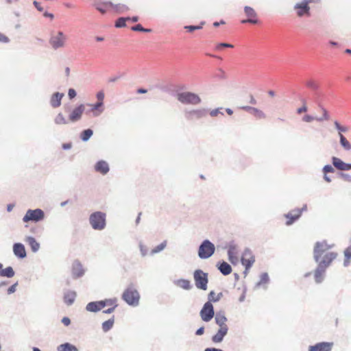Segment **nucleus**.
<instances>
[{
  "label": "nucleus",
  "instance_id": "1",
  "mask_svg": "<svg viewBox=\"0 0 351 351\" xmlns=\"http://www.w3.org/2000/svg\"><path fill=\"white\" fill-rule=\"evenodd\" d=\"M330 246L325 241L317 242L314 247V258L319 262V265L327 268L331 262L336 258L337 254L334 252H328Z\"/></svg>",
  "mask_w": 351,
  "mask_h": 351
},
{
  "label": "nucleus",
  "instance_id": "2",
  "mask_svg": "<svg viewBox=\"0 0 351 351\" xmlns=\"http://www.w3.org/2000/svg\"><path fill=\"white\" fill-rule=\"evenodd\" d=\"M96 9L101 13L104 14L109 10L123 12L128 10V8L123 4H114L111 1L98 3L95 5Z\"/></svg>",
  "mask_w": 351,
  "mask_h": 351
},
{
  "label": "nucleus",
  "instance_id": "3",
  "mask_svg": "<svg viewBox=\"0 0 351 351\" xmlns=\"http://www.w3.org/2000/svg\"><path fill=\"white\" fill-rule=\"evenodd\" d=\"M122 299L129 305L136 306L139 302L140 295L136 289L130 287L123 291Z\"/></svg>",
  "mask_w": 351,
  "mask_h": 351
},
{
  "label": "nucleus",
  "instance_id": "4",
  "mask_svg": "<svg viewBox=\"0 0 351 351\" xmlns=\"http://www.w3.org/2000/svg\"><path fill=\"white\" fill-rule=\"evenodd\" d=\"M90 223L95 230H103L106 226V214L99 211L90 215Z\"/></svg>",
  "mask_w": 351,
  "mask_h": 351
},
{
  "label": "nucleus",
  "instance_id": "5",
  "mask_svg": "<svg viewBox=\"0 0 351 351\" xmlns=\"http://www.w3.org/2000/svg\"><path fill=\"white\" fill-rule=\"evenodd\" d=\"M193 278L195 286L197 289L204 291L207 289V285L208 282L207 273L204 272L201 269H197L194 271Z\"/></svg>",
  "mask_w": 351,
  "mask_h": 351
},
{
  "label": "nucleus",
  "instance_id": "6",
  "mask_svg": "<svg viewBox=\"0 0 351 351\" xmlns=\"http://www.w3.org/2000/svg\"><path fill=\"white\" fill-rule=\"evenodd\" d=\"M215 250L214 244L208 240H205L199 247L198 256L202 259L208 258L214 254Z\"/></svg>",
  "mask_w": 351,
  "mask_h": 351
},
{
  "label": "nucleus",
  "instance_id": "7",
  "mask_svg": "<svg viewBox=\"0 0 351 351\" xmlns=\"http://www.w3.org/2000/svg\"><path fill=\"white\" fill-rule=\"evenodd\" d=\"M45 213L39 208L35 210H28L23 218L24 222L34 221L38 222L44 219Z\"/></svg>",
  "mask_w": 351,
  "mask_h": 351
},
{
  "label": "nucleus",
  "instance_id": "8",
  "mask_svg": "<svg viewBox=\"0 0 351 351\" xmlns=\"http://www.w3.org/2000/svg\"><path fill=\"white\" fill-rule=\"evenodd\" d=\"M244 14L246 16V19H243L241 21V23H249L254 25L258 24L259 23V20L258 19V14L253 8L250 6H245Z\"/></svg>",
  "mask_w": 351,
  "mask_h": 351
},
{
  "label": "nucleus",
  "instance_id": "9",
  "mask_svg": "<svg viewBox=\"0 0 351 351\" xmlns=\"http://www.w3.org/2000/svg\"><path fill=\"white\" fill-rule=\"evenodd\" d=\"M66 40V37L64 33L62 32H58L56 34L51 36L49 43L53 49H57L64 46Z\"/></svg>",
  "mask_w": 351,
  "mask_h": 351
},
{
  "label": "nucleus",
  "instance_id": "10",
  "mask_svg": "<svg viewBox=\"0 0 351 351\" xmlns=\"http://www.w3.org/2000/svg\"><path fill=\"white\" fill-rule=\"evenodd\" d=\"M178 99L182 104H198L201 99L195 94L191 93H182L178 95Z\"/></svg>",
  "mask_w": 351,
  "mask_h": 351
},
{
  "label": "nucleus",
  "instance_id": "11",
  "mask_svg": "<svg viewBox=\"0 0 351 351\" xmlns=\"http://www.w3.org/2000/svg\"><path fill=\"white\" fill-rule=\"evenodd\" d=\"M214 315V308L212 303L210 302H206L200 311L201 318L203 321L208 322L212 319Z\"/></svg>",
  "mask_w": 351,
  "mask_h": 351
},
{
  "label": "nucleus",
  "instance_id": "12",
  "mask_svg": "<svg viewBox=\"0 0 351 351\" xmlns=\"http://www.w3.org/2000/svg\"><path fill=\"white\" fill-rule=\"evenodd\" d=\"M294 10L296 12V14L298 17H302V16H310L311 12H310V6L306 4V2H304V1L297 3L294 5Z\"/></svg>",
  "mask_w": 351,
  "mask_h": 351
},
{
  "label": "nucleus",
  "instance_id": "13",
  "mask_svg": "<svg viewBox=\"0 0 351 351\" xmlns=\"http://www.w3.org/2000/svg\"><path fill=\"white\" fill-rule=\"evenodd\" d=\"M322 116L321 117L318 118V117H313L311 114H305L302 117V121L306 123H311V122H313V121H323L329 120L330 115L328 114V110L326 108H322Z\"/></svg>",
  "mask_w": 351,
  "mask_h": 351
},
{
  "label": "nucleus",
  "instance_id": "14",
  "mask_svg": "<svg viewBox=\"0 0 351 351\" xmlns=\"http://www.w3.org/2000/svg\"><path fill=\"white\" fill-rule=\"evenodd\" d=\"M255 261L254 256L250 250H245L241 257V263L246 269H250Z\"/></svg>",
  "mask_w": 351,
  "mask_h": 351
},
{
  "label": "nucleus",
  "instance_id": "15",
  "mask_svg": "<svg viewBox=\"0 0 351 351\" xmlns=\"http://www.w3.org/2000/svg\"><path fill=\"white\" fill-rule=\"evenodd\" d=\"M302 213V210L299 208L293 209L289 212L287 215H285L287 219L286 221V225H291L295 221L300 218Z\"/></svg>",
  "mask_w": 351,
  "mask_h": 351
},
{
  "label": "nucleus",
  "instance_id": "16",
  "mask_svg": "<svg viewBox=\"0 0 351 351\" xmlns=\"http://www.w3.org/2000/svg\"><path fill=\"white\" fill-rule=\"evenodd\" d=\"M84 110L85 106L84 104H80L77 107L75 108L69 115V121L71 122H75L80 120L84 112Z\"/></svg>",
  "mask_w": 351,
  "mask_h": 351
},
{
  "label": "nucleus",
  "instance_id": "17",
  "mask_svg": "<svg viewBox=\"0 0 351 351\" xmlns=\"http://www.w3.org/2000/svg\"><path fill=\"white\" fill-rule=\"evenodd\" d=\"M333 343L322 342L309 347V351H330L332 350Z\"/></svg>",
  "mask_w": 351,
  "mask_h": 351
},
{
  "label": "nucleus",
  "instance_id": "18",
  "mask_svg": "<svg viewBox=\"0 0 351 351\" xmlns=\"http://www.w3.org/2000/svg\"><path fill=\"white\" fill-rule=\"evenodd\" d=\"M332 162L334 167L340 171H348L351 169V164L344 162L340 158L333 156Z\"/></svg>",
  "mask_w": 351,
  "mask_h": 351
},
{
  "label": "nucleus",
  "instance_id": "19",
  "mask_svg": "<svg viewBox=\"0 0 351 351\" xmlns=\"http://www.w3.org/2000/svg\"><path fill=\"white\" fill-rule=\"evenodd\" d=\"M206 114V111L204 109L193 110L187 113V119L190 120L193 119H200L205 117Z\"/></svg>",
  "mask_w": 351,
  "mask_h": 351
},
{
  "label": "nucleus",
  "instance_id": "20",
  "mask_svg": "<svg viewBox=\"0 0 351 351\" xmlns=\"http://www.w3.org/2000/svg\"><path fill=\"white\" fill-rule=\"evenodd\" d=\"M13 252L15 256L20 258H23L26 256L25 247L21 243H15L13 246Z\"/></svg>",
  "mask_w": 351,
  "mask_h": 351
},
{
  "label": "nucleus",
  "instance_id": "21",
  "mask_svg": "<svg viewBox=\"0 0 351 351\" xmlns=\"http://www.w3.org/2000/svg\"><path fill=\"white\" fill-rule=\"evenodd\" d=\"M215 319L216 324L219 326V328H228V326L226 324L227 318L226 317L223 313H221V312L217 313V314L215 315Z\"/></svg>",
  "mask_w": 351,
  "mask_h": 351
},
{
  "label": "nucleus",
  "instance_id": "22",
  "mask_svg": "<svg viewBox=\"0 0 351 351\" xmlns=\"http://www.w3.org/2000/svg\"><path fill=\"white\" fill-rule=\"evenodd\" d=\"M63 97L64 94L58 92L53 94L50 99L51 106L55 108L59 107L61 105V101Z\"/></svg>",
  "mask_w": 351,
  "mask_h": 351
},
{
  "label": "nucleus",
  "instance_id": "23",
  "mask_svg": "<svg viewBox=\"0 0 351 351\" xmlns=\"http://www.w3.org/2000/svg\"><path fill=\"white\" fill-rule=\"evenodd\" d=\"M95 171L101 173V174H106L109 171V167L106 161L100 160L97 162L95 166Z\"/></svg>",
  "mask_w": 351,
  "mask_h": 351
},
{
  "label": "nucleus",
  "instance_id": "24",
  "mask_svg": "<svg viewBox=\"0 0 351 351\" xmlns=\"http://www.w3.org/2000/svg\"><path fill=\"white\" fill-rule=\"evenodd\" d=\"M228 328H219L217 332L212 337V340L215 343L221 342L224 336L227 334Z\"/></svg>",
  "mask_w": 351,
  "mask_h": 351
},
{
  "label": "nucleus",
  "instance_id": "25",
  "mask_svg": "<svg viewBox=\"0 0 351 351\" xmlns=\"http://www.w3.org/2000/svg\"><path fill=\"white\" fill-rule=\"evenodd\" d=\"M88 311L97 312L104 308V305L101 301L89 302L86 307Z\"/></svg>",
  "mask_w": 351,
  "mask_h": 351
},
{
  "label": "nucleus",
  "instance_id": "26",
  "mask_svg": "<svg viewBox=\"0 0 351 351\" xmlns=\"http://www.w3.org/2000/svg\"><path fill=\"white\" fill-rule=\"evenodd\" d=\"M326 268L318 265V267L315 269V274H314L315 280L316 282L320 283L323 280L324 274L326 271Z\"/></svg>",
  "mask_w": 351,
  "mask_h": 351
},
{
  "label": "nucleus",
  "instance_id": "27",
  "mask_svg": "<svg viewBox=\"0 0 351 351\" xmlns=\"http://www.w3.org/2000/svg\"><path fill=\"white\" fill-rule=\"evenodd\" d=\"M72 272L75 277H80L84 274L82 266L79 262L73 263Z\"/></svg>",
  "mask_w": 351,
  "mask_h": 351
},
{
  "label": "nucleus",
  "instance_id": "28",
  "mask_svg": "<svg viewBox=\"0 0 351 351\" xmlns=\"http://www.w3.org/2000/svg\"><path fill=\"white\" fill-rule=\"evenodd\" d=\"M26 242L30 246L32 250L34 252H36L38 250L40 247V244L36 241V239L32 237H28L25 239Z\"/></svg>",
  "mask_w": 351,
  "mask_h": 351
},
{
  "label": "nucleus",
  "instance_id": "29",
  "mask_svg": "<svg viewBox=\"0 0 351 351\" xmlns=\"http://www.w3.org/2000/svg\"><path fill=\"white\" fill-rule=\"evenodd\" d=\"M76 297V293L74 291H68L64 295V301L67 305H71L73 303Z\"/></svg>",
  "mask_w": 351,
  "mask_h": 351
},
{
  "label": "nucleus",
  "instance_id": "30",
  "mask_svg": "<svg viewBox=\"0 0 351 351\" xmlns=\"http://www.w3.org/2000/svg\"><path fill=\"white\" fill-rule=\"evenodd\" d=\"M222 296L223 294L221 292L216 293L214 291H211L208 295V302H210V303L218 302Z\"/></svg>",
  "mask_w": 351,
  "mask_h": 351
},
{
  "label": "nucleus",
  "instance_id": "31",
  "mask_svg": "<svg viewBox=\"0 0 351 351\" xmlns=\"http://www.w3.org/2000/svg\"><path fill=\"white\" fill-rule=\"evenodd\" d=\"M58 351H78V349L73 345L66 343L64 344H61L58 348Z\"/></svg>",
  "mask_w": 351,
  "mask_h": 351
},
{
  "label": "nucleus",
  "instance_id": "32",
  "mask_svg": "<svg viewBox=\"0 0 351 351\" xmlns=\"http://www.w3.org/2000/svg\"><path fill=\"white\" fill-rule=\"evenodd\" d=\"M243 108L247 111H250L251 113L254 114L258 118H264L265 117V114L263 113V112L260 110H258L255 108L245 106V107H243Z\"/></svg>",
  "mask_w": 351,
  "mask_h": 351
},
{
  "label": "nucleus",
  "instance_id": "33",
  "mask_svg": "<svg viewBox=\"0 0 351 351\" xmlns=\"http://www.w3.org/2000/svg\"><path fill=\"white\" fill-rule=\"evenodd\" d=\"M219 269L223 275H228L232 272L231 266L226 263L223 262L219 267Z\"/></svg>",
  "mask_w": 351,
  "mask_h": 351
},
{
  "label": "nucleus",
  "instance_id": "34",
  "mask_svg": "<svg viewBox=\"0 0 351 351\" xmlns=\"http://www.w3.org/2000/svg\"><path fill=\"white\" fill-rule=\"evenodd\" d=\"M14 275V271L11 267H8L5 269H0V276L12 278Z\"/></svg>",
  "mask_w": 351,
  "mask_h": 351
},
{
  "label": "nucleus",
  "instance_id": "35",
  "mask_svg": "<svg viewBox=\"0 0 351 351\" xmlns=\"http://www.w3.org/2000/svg\"><path fill=\"white\" fill-rule=\"evenodd\" d=\"M340 144L341 147L346 151L351 149V143L346 139L343 135H340L339 137Z\"/></svg>",
  "mask_w": 351,
  "mask_h": 351
},
{
  "label": "nucleus",
  "instance_id": "36",
  "mask_svg": "<svg viewBox=\"0 0 351 351\" xmlns=\"http://www.w3.org/2000/svg\"><path fill=\"white\" fill-rule=\"evenodd\" d=\"M102 304L104 305V308L106 306H110L111 307L116 308L117 306V298H110L106 299L104 300L101 301Z\"/></svg>",
  "mask_w": 351,
  "mask_h": 351
},
{
  "label": "nucleus",
  "instance_id": "37",
  "mask_svg": "<svg viewBox=\"0 0 351 351\" xmlns=\"http://www.w3.org/2000/svg\"><path fill=\"white\" fill-rule=\"evenodd\" d=\"M177 285L186 290H189L191 288L190 281L185 279H181L178 280Z\"/></svg>",
  "mask_w": 351,
  "mask_h": 351
},
{
  "label": "nucleus",
  "instance_id": "38",
  "mask_svg": "<svg viewBox=\"0 0 351 351\" xmlns=\"http://www.w3.org/2000/svg\"><path fill=\"white\" fill-rule=\"evenodd\" d=\"M334 125L338 131L339 137H340V135H343V134H342L343 132H346L349 130L348 127L341 125L337 121H335L334 122Z\"/></svg>",
  "mask_w": 351,
  "mask_h": 351
},
{
  "label": "nucleus",
  "instance_id": "39",
  "mask_svg": "<svg viewBox=\"0 0 351 351\" xmlns=\"http://www.w3.org/2000/svg\"><path fill=\"white\" fill-rule=\"evenodd\" d=\"M54 121L58 125H65L68 123V121L62 113H58Z\"/></svg>",
  "mask_w": 351,
  "mask_h": 351
},
{
  "label": "nucleus",
  "instance_id": "40",
  "mask_svg": "<svg viewBox=\"0 0 351 351\" xmlns=\"http://www.w3.org/2000/svg\"><path fill=\"white\" fill-rule=\"evenodd\" d=\"M130 21V17H127V18H123V17H121V18H119L117 20L116 23H115V27H125L126 26V22L127 21Z\"/></svg>",
  "mask_w": 351,
  "mask_h": 351
},
{
  "label": "nucleus",
  "instance_id": "41",
  "mask_svg": "<svg viewBox=\"0 0 351 351\" xmlns=\"http://www.w3.org/2000/svg\"><path fill=\"white\" fill-rule=\"evenodd\" d=\"M114 324V318L110 319L102 324V329L104 332L108 331Z\"/></svg>",
  "mask_w": 351,
  "mask_h": 351
},
{
  "label": "nucleus",
  "instance_id": "42",
  "mask_svg": "<svg viewBox=\"0 0 351 351\" xmlns=\"http://www.w3.org/2000/svg\"><path fill=\"white\" fill-rule=\"evenodd\" d=\"M93 135V131L90 129H87L83 131L81 134V138L84 141H88Z\"/></svg>",
  "mask_w": 351,
  "mask_h": 351
},
{
  "label": "nucleus",
  "instance_id": "43",
  "mask_svg": "<svg viewBox=\"0 0 351 351\" xmlns=\"http://www.w3.org/2000/svg\"><path fill=\"white\" fill-rule=\"evenodd\" d=\"M204 24L205 22H202L199 25H186L184 27V29L189 32H192L195 30L201 29Z\"/></svg>",
  "mask_w": 351,
  "mask_h": 351
},
{
  "label": "nucleus",
  "instance_id": "44",
  "mask_svg": "<svg viewBox=\"0 0 351 351\" xmlns=\"http://www.w3.org/2000/svg\"><path fill=\"white\" fill-rule=\"evenodd\" d=\"M167 245V241H164L152 250V254L158 253L165 248Z\"/></svg>",
  "mask_w": 351,
  "mask_h": 351
},
{
  "label": "nucleus",
  "instance_id": "45",
  "mask_svg": "<svg viewBox=\"0 0 351 351\" xmlns=\"http://www.w3.org/2000/svg\"><path fill=\"white\" fill-rule=\"evenodd\" d=\"M344 254L346 256V261L344 264L345 265H347L349 262V260L351 259V245L346 249Z\"/></svg>",
  "mask_w": 351,
  "mask_h": 351
},
{
  "label": "nucleus",
  "instance_id": "46",
  "mask_svg": "<svg viewBox=\"0 0 351 351\" xmlns=\"http://www.w3.org/2000/svg\"><path fill=\"white\" fill-rule=\"evenodd\" d=\"M91 106V110L93 112L95 116L98 115L99 113L95 112L97 110H98L100 108L102 107L103 103L98 101L97 104L93 105H90Z\"/></svg>",
  "mask_w": 351,
  "mask_h": 351
},
{
  "label": "nucleus",
  "instance_id": "47",
  "mask_svg": "<svg viewBox=\"0 0 351 351\" xmlns=\"http://www.w3.org/2000/svg\"><path fill=\"white\" fill-rule=\"evenodd\" d=\"M132 30L133 31H141V32H150L152 30L150 29H145L142 27L141 25L138 24L135 26L132 27Z\"/></svg>",
  "mask_w": 351,
  "mask_h": 351
},
{
  "label": "nucleus",
  "instance_id": "48",
  "mask_svg": "<svg viewBox=\"0 0 351 351\" xmlns=\"http://www.w3.org/2000/svg\"><path fill=\"white\" fill-rule=\"evenodd\" d=\"M334 171H335L334 168L330 165H325L323 168L324 174H327L328 173H333Z\"/></svg>",
  "mask_w": 351,
  "mask_h": 351
},
{
  "label": "nucleus",
  "instance_id": "49",
  "mask_svg": "<svg viewBox=\"0 0 351 351\" xmlns=\"http://www.w3.org/2000/svg\"><path fill=\"white\" fill-rule=\"evenodd\" d=\"M223 47H229V48H233L234 46L231 44H228V43H219L218 44L217 46H216V49L217 50H220Z\"/></svg>",
  "mask_w": 351,
  "mask_h": 351
},
{
  "label": "nucleus",
  "instance_id": "50",
  "mask_svg": "<svg viewBox=\"0 0 351 351\" xmlns=\"http://www.w3.org/2000/svg\"><path fill=\"white\" fill-rule=\"evenodd\" d=\"M340 177L346 182H351V174L342 173Z\"/></svg>",
  "mask_w": 351,
  "mask_h": 351
},
{
  "label": "nucleus",
  "instance_id": "51",
  "mask_svg": "<svg viewBox=\"0 0 351 351\" xmlns=\"http://www.w3.org/2000/svg\"><path fill=\"white\" fill-rule=\"evenodd\" d=\"M219 114H221V115L223 114V113L222 112H221L220 110L218 109V108L213 110L210 112V116L213 117L218 116Z\"/></svg>",
  "mask_w": 351,
  "mask_h": 351
},
{
  "label": "nucleus",
  "instance_id": "52",
  "mask_svg": "<svg viewBox=\"0 0 351 351\" xmlns=\"http://www.w3.org/2000/svg\"><path fill=\"white\" fill-rule=\"evenodd\" d=\"M308 108L306 104H304L302 107L297 109V113L300 114L302 113L306 112Z\"/></svg>",
  "mask_w": 351,
  "mask_h": 351
},
{
  "label": "nucleus",
  "instance_id": "53",
  "mask_svg": "<svg viewBox=\"0 0 351 351\" xmlns=\"http://www.w3.org/2000/svg\"><path fill=\"white\" fill-rule=\"evenodd\" d=\"M9 41L8 37L0 32V43H7Z\"/></svg>",
  "mask_w": 351,
  "mask_h": 351
},
{
  "label": "nucleus",
  "instance_id": "54",
  "mask_svg": "<svg viewBox=\"0 0 351 351\" xmlns=\"http://www.w3.org/2000/svg\"><path fill=\"white\" fill-rule=\"evenodd\" d=\"M306 86L309 88H316L317 87V84L313 81H308L306 82Z\"/></svg>",
  "mask_w": 351,
  "mask_h": 351
},
{
  "label": "nucleus",
  "instance_id": "55",
  "mask_svg": "<svg viewBox=\"0 0 351 351\" xmlns=\"http://www.w3.org/2000/svg\"><path fill=\"white\" fill-rule=\"evenodd\" d=\"M97 98L99 102L103 103V100L104 99V93L103 92L97 93Z\"/></svg>",
  "mask_w": 351,
  "mask_h": 351
},
{
  "label": "nucleus",
  "instance_id": "56",
  "mask_svg": "<svg viewBox=\"0 0 351 351\" xmlns=\"http://www.w3.org/2000/svg\"><path fill=\"white\" fill-rule=\"evenodd\" d=\"M68 95H69V97H70V99H73L76 96V92L74 89L70 88L69 90Z\"/></svg>",
  "mask_w": 351,
  "mask_h": 351
},
{
  "label": "nucleus",
  "instance_id": "57",
  "mask_svg": "<svg viewBox=\"0 0 351 351\" xmlns=\"http://www.w3.org/2000/svg\"><path fill=\"white\" fill-rule=\"evenodd\" d=\"M62 322L64 326H69L71 324V320L69 317H64L62 319Z\"/></svg>",
  "mask_w": 351,
  "mask_h": 351
},
{
  "label": "nucleus",
  "instance_id": "58",
  "mask_svg": "<svg viewBox=\"0 0 351 351\" xmlns=\"http://www.w3.org/2000/svg\"><path fill=\"white\" fill-rule=\"evenodd\" d=\"M16 284H14V285H12L10 287H9L8 289V293L10 294V293H14L16 291Z\"/></svg>",
  "mask_w": 351,
  "mask_h": 351
},
{
  "label": "nucleus",
  "instance_id": "59",
  "mask_svg": "<svg viewBox=\"0 0 351 351\" xmlns=\"http://www.w3.org/2000/svg\"><path fill=\"white\" fill-rule=\"evenodd\" d=\"M34 5L36 8V9L39 11H43V8L40 6V3L36 1H34Z\"/></svg>",
  "mask_w": 351,
  "mask_h": 351
},
{
  "label": "nucleus",
  "instance_id": "60",
  "mask_svg": "<svg viewBox=\"0 0 351 351\" xmlns=\"http://www.w3.org/2000/svg\"><path fill=\"white\" fill-rule=\"evenodd\" d=\"M304 2H306V4L309 5L310 3H317L320 2V0H303Z\"/></svg>",
  "mask_w": 351,
  "mask_h": 351
},
{
  "label": "nucleus",
  "instance_id": "61",
  "mask_svg": "<svg viewBox=\"0 0 351 351\" xmlns=\"http://www.w3.org/2000/svg\"><path fill=\"white\" fill-rule=\"evenodd\" d=\"M204 332V328L203 327L202 328H199L197 331H196V335H202Z\"/></svg>",
  "mask_w": 351,
  "mask_h": 351
},
{
  "label": "nucleus",
  "instance_id": "62",
  "mask_svg": "<svg viewBox=\"0 0 351 351\" xmlns=\"http://www.w3.org/2000/svg\"><path fill=\"white\" fill-rule=\"evenodd\" d=\"M114 309H115V308L110 307V308L104 311V313H112L114 311Z\"/></svg>",
  "mask_w": 351,
  "mask_h": 351
},
{
  "label": "nucleus",
  "instance_id": "63",
  "mask_svg": "<svg viewBox=\"0 0 351 351\" xmlns=\"http://www.w3.org/2000/svg\"><path fill=\"white\" fill-rule=\"evenodd\" d=\"M204 351H223V350H221V349H217V348H206V349H205Z\"/></svg>",
  "mask_w": 351,
  "mask_h": 351
},
{
  "label": "nucleus",
  "instance_id": "64",
  "mask_svg": "<svg viewBox=\"0 0 351 351\" xmlns=\"http://www.w3.org/2000/svg\"><path fill=\"white\" fill-rule=\"evenodd\" d=\"M147 92V90L146 89H144V88H138L137 90V93H146Z\"/></svg>",
  "mask_w": 351,
  "mask_h": 351
}]
</instances>
